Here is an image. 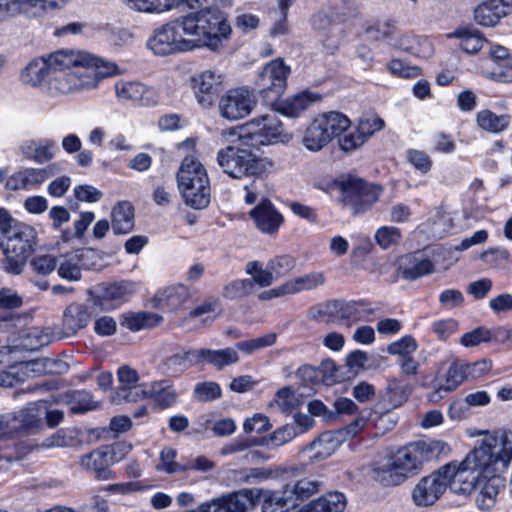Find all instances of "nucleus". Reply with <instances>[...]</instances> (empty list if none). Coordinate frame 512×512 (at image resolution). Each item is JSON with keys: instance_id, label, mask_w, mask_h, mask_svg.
<instances>
[{"instance_id": "09e8293b", "label": "nucleus", "mask_w": 512, "mask_h": 512, "mask_svg": "<svg viewBox=\"0 0 512 512\" xmlns=\"http://www.w3.org/2000/svg\"><path fill=\"white\" fill-rule=\"evenodd\" d=\"M298 434V428L294 424H287L259 439V445L267 448L279 447L293 440Z\"/></svg>"}, {"instance_id": "37998d69", "label": "nucleus", "mask_w": 512, "mask_h": 512, "mask_svg": "<svg viewBox=\"0 0 512 512\" xmlns=\"http://www.w3.org/2000/svg\"><path fill=\"white\" fill-rule=\"evenodd\" d=\"M63 402L70 406L72 413H84L97 408L98 403L90 392L73 390L63 395Z\"/></svg>"}, {"instance_id": "69168bd1", "label": "nucleus", "mask_w": 512, "mask_h": 512, "mask_svg": "<svg viewBox=\"0 0 512 512\" xmlns=\"http://www.w3.org/2000/svg\"><path fill=\"white\" fill-rule=\"evenodd\" d=\"M295 264V259L289 255L276 256L267 263L275 278H281L288 274L295 267Z\"/></svg>"}, {"instance_id": "4be33fe9", "label": "nucleus", "mask_w": 512, "mask_h": 512, "mask_svg": "<svg viewBox=\"0 0 512 512\" xmlns=\"http://www.w3.org/2000/svg\"><path fill=\"white\" fill-rule=\"evenodd\" d=\"M510 13L512 0H484L474 9V20L481 26L493 27Z\"/></svg>"}, {"instance_id": "49530a36", "label": "nucleus", "mask_w": 512, "mask_h": 512, "mask_svg": "<svg viewBox=\"0 0 512 512\" xmlns=\"http://www.w3.org/2000/svg\"><path fill=\"white\" fill-rule=\"evenodd\" d=\"M269 476L270 473L264 468L231 469L227 472V479L235 485L254 484Z\"/></svg>"}, {"instance_id": "412c9836", "label": "nucleus", "mask_w": 512, "mask_h": 512, "mask_svg": "<svg viewBox=\"0 0 512 512\" xmlns=\"http://www.w3.org/2000/svg\"><path fill=\"white\" fill-rule=\"evenodd\" d=\"M92 249H80L58 258V275L68 281H78L81 278V270L89 269L88 260L94 257Z\"/></svg>"}, {"instance_id": "bf43d9fd", "label": "nucleus", "mask_w": 512, "mask_h": 512, "mask_svg": "<svg viewBox=\"0 0 512 512\" xmlns=\"http://www.w3.org/2000/svg\"><path fill=\"white\" fill-rule=\"evenodd\" d=\"M253 291V281L250 279H239L227 283L222 290V296L233 300L249 295Z\"/></svg>"}, {"instance_id": "8fccbe9b", "label": "nucleus", "mask_w": 512, "mask_h": 512, "mask_svg": "<svg viewBox=\"0 0 512 512\" xmlns=\"http://www.w3.org/2000/svg\"><path fill=\"white\" fill-rule=\"evenodd\" d=\"M291 294L302 291H311L325 284V275L323 272H311L287 281Z\"/></svg>"}, {"instance_id": "c03bdc74", "label": "nucleus", "mask_w": 512, "mask_h": 512, "mask_svg": "<svg viewBox=\"0 0 512 512\" xmlns=\"http://www.w3.org/2000/svg\"><path fill=\"white\" fill-rule=\"evenodd\" d=\"M325 130L329 133V138L340 136L350 126L348 117L340 112L330 111L317 116Z\"/></svg>"}, {"instance_id": "58836bf2", "label": "nucleus", "mask_w": 512, "mask_h": 512, "mask_svg": "<svg viewBox=\"0 0 512 512\" xmlns=\"http://www.w3.org/2000/svg\"><path fill=\"white\" fill-rule=\"evenodd\" d=\"M330 141L329 133L325 130L318 117L314 118L308 125L302 137V144L312 152L320 151Z\"/></svg>"}, {"instance_id": "a211bd4d", "label": "nucleus", "mask_w": 512, "mask_h": 512, "mask_svg": "<svg viewBox=\"0 0 512 512\" xmlns=\"http://www.w3.org/2000/svg\"><path fill=\"white\" fill-rule=\"evenodd\" d=\"M117 99L141 106H151L157 102V92L154 88L138 81L118 80L114 84Z\"/></svg>"}, {"instance_id": "7c9ffc66", "label": "nucleus", "mask_w": 512, "mask_h": 512, "mask_svg": "<svg viewBox=\"0 0 512 512\" xmlns=\"http://www.w3.org/2000/svg\"><path fill=\"white\" fill-rule=\"evenodd\" d=\"M467 380V374L463 362L454 361L449 366L443 380L437 384L436 390L432 393L430 399L435 401L443 398L442 393L454 391L461 383Z\"/></svg>"}, {"instance_id": "9b49d317", "label": "nucleus", "mask_w": 512, "mask_h": 512, "mask_svg": "<svg viewBox=\"0 0 512 512\" xmlns=\"http://www.w3.org/2000/svg\"><path fill=\"white\" fill-rule=\"evenodd\" d=\"M339 197L343 206L353 215L366 212L378 201L382 189L380 186L367 183L361 178L348 176L339 184Z\"/></svg>"}, {"instance_id": "e433bc0d", "label": "nucleus", "mask_w": 512, "mask_h": 512, "mask_svg": "<svg viewBox=\"0 0 512 512\" xmlns=\"http://www.w3.org/2000/svg\"><path fill=\"white\" fill-rule=\"evenodd\" d=\"M320 100L321 96L319 94L304 91L283 101L279 105L278 110L288 117H299L309 109L312 104Z\"/></svg>"}, {"instance_id": "a18cd8bd", "label": "nucleus", "mask_w": 512, "mask_h": 512, "mask_svg": "<svg viewBox=\"0 0 512 512\" xmlns=\"http://www.w3.org/2000/svg\"><path fill=\"white\" fill-rule=\"evenodd\" d=\"M476 121L482 130L490 133H500L509 126L510 116L496 115L490 110H482L477 113Z\"/></svg>"}, {"instance_id": "4d7b16f0", "label": "nucleus", "mask_w": 512, "mask_h": 512, "mask_svg": "<svg viewBox=\"0 0 512 512\" xmlns=\"http://www.w3.org/2000/svg\"><path fill=\"white\" fill-rule=\"evenodd\" d=\"M177 455L176 449L172 447H165L159 456V464L156 466L157 470L164 471L168 474H174L187 471L185 464H180L175 461Z\"/></svg>"}, {"instance_id": "f8f14e48", "label": "nucleus", "mask_w": 512, "mask_h": 512, "mask_svg": "<svg viewBox=\"0 0 512 512\" xmlns=\"http://www.w3.org/2000/svg\"><path fill=\"white\" fill-rule=\"evenodd\" d=\"M240 137H243L244 143L254 146L257 150L262 145L276 142L286 143L291 139V135L284 132L281 121L275 112L265 114L245 124L241 129Z\"/></svg>"}, {"instance_id": "c9c22d12", "label": "nucleus", "mask_w": 512, "mask_h": 512, "mask_svg": "<svg viewBox=\"0 0 512 512\" xmlns=\"http://www.w3.org/2000/svg\"><path fill=\"white\" fill-rule=\"evenodd\" d=\"M346 498L340 492H328L294 512H343Z\"/></svg>"}, {"instance_id": "2f4dec72", "label": "nucleus", "mask_w": 512, "mask_h": 512, "mask_svg": "<svg viewBox=\"0 0 512 512\" xmlns=\"http://www.w3.org/2000/svg\"><path fill=\"white\" fill-rule=\"evenodd\" d=\"M117 377L120 383L118 396L128 402L137 401L142 395V391L145 390V388L137 386L139 380L137 371L128 366H122L118 369Z\"/></svg>"}, {"instance_id": "4468645a", "label": "nucleus", "mask_w": 512, "mask_h": 512, "mask_svg": "<svg viewBox=\"0 0 512 512\" xmlns=\"http://www.w3.org/2000/svg\"><path fill=\"white\" fill-rule=\"evenodd\" d=\"M257 104L255 93L248 88L229 89L219 100L218 108L221 117L229 121H237L248 116Z\"/></svg>"}, {"instance_id": "603ef678", "label": "nucleus", "mask_w": 512, "mask_h": 512, "mask_svg": "<svg viewBox=\"0 0 512 512\" xmlns=\"http://www.w3.org/2000/svg\"><path fill=\"white\" fill-rule=\"evenodd\" d=\"M407 399V393L404 387L394 383L389 384L385 392L381 395L378 402L380 409L389 412L401 406Z\"/></svg>"}, {"instance_id": "cd10ccee", "label": "nucleus", "mask_w": 512, "mask_h": 512, "mask_svg": "<svg viewBox=\"0 0 512 512\" xmlns=\"http://www.w3.org/2000/svg\"><path fill=\"white\" fill-rule=\"evenodd\" d=\"M195 364H198L197 349H192L165 357L159 364V370L163 375L177 377Z\"/></svg>"}, {"instance_id": "a19ab883", "label": "nucleus", "mask_w": 512, "mask_h": 512, "mask_svg": "<svg viewBox=\"0 0 512 512\" xmlns=\"http://www.w3.org/2000/svg\"><path fill=\"white\" fill-rule=\"evenodd\" d=\"M164 318L160 314L152 312H132L123 316L122 326L130 331L137 332L142 329H151L163 322Z\"/></svg>"}, {"instance_id": "7ed1b4c3", "label": "nucleus", "mask_w": 512, "mask_h": 512, "mask_svg": "<svg viewBox=\"0 0 512 512\" xmlns=\"http://www.w3.org/2000/svg\"><path fill=\"white\" fill-rule=\"evenodd\" d=\"M476 457H465L461 462H451L440 467L437 471L422 477L414 486L411 493L413 503L417 507H430L444 494L447 487L458 495H468L472 489L474 478L466 474L467 466L475 463Z\"/></svg>"}, {"instance_id": "a878e982", "label": "nucleus", "mask_w": 512, "mask_h": 512, "mask_svg": "<svg viewBox=\"0 0 512 512\" xmlns=\"http://www.w3.org/2000/svg\"><path fill=\"white\" fill-rule=\"evenodd\" d=\"M256 227L263 233L274 234L283 222L282 215L269 200H262L251 211Z\"/></svg>"}, {"instance_id": "393cba45", "label": "nucleus", "mask_w": 512, "mask_h": 512, "mask_svg": "<svg viewBox=\"0 0 512 512\" xmlns=\"http://www.w3.org/2000/svg\"><path fill=\"white\" fill-rule=\"evenodd\" d=\"M256 506L261 503L262 512H288L294 500L285 485L279 491L255 488Z\"/></svg>"}, {"instance_id": "864d4df0", "label": "nucleus", "mask_w": 512, "mask_h": 512, "mask_svg": "<svg viewBox=\"0 0 512 512\" xmlns=\"http://www.w3.org/2000/svg\"><path fill=\"white\" fill-rule=\"evenodd\" d=\"M59 170L60 167L56 163L51 164L48 167L42 169L27 168L21 170L25 189H29L31 187H36L40 185L46 179L55 175Z\"/></svg>"}, {"instance_id": "bb28decb", "label": "nucleus", "mask_w": 512, "mask_h": 512, "mask_svg": "<svg viewBox=\"0 0 512 512\" xmlns=\"http://www.w3.org/2000/svg\"><path fill=\"white\" fill-rule=\"evenodd\" d=\"M55 51L31 61L21 72L20 78L24 84L36 87L44 85L52 71Z\"/></svg>"}, {"instance_id": "9d476101", "label": "nucleus", "mask_w": 512, "mask_h": 512, "mask_svg": "<svg viewBox=\"0 0 512 512\" xmlns=\"http://www.w3.org/2000/svg\"><path fill=\"white\" fill-rule=\"evenodd\" d=\"M412 444H408L391 455L387 462L373 469V478L384 486H396L420 469Z\"/></svg>"}, {"instance_id": "052dcab7", "label": "nucleus", "mask_w": 512, "mask_h": 512, "mask_svg": "<svg viewBox=\"0 0 512 512\" xmlns=\"http://www.w3.org/2000/svg\"><path fill=\"white\" fill-rule=\"evenodd\" d=\"M274 403L283 412H291L302 404V399L290 387H284L277 392Z\"/></svg>"}, {"instance_id": "79ce46f5", "label": "nucleus", "mask_w": 512, "mask_h": 512, "mask_svg": "<svg viewBox=\"0 0 512 512\" xmlns=\"http://www.w3.org/2000/svg\"><path fill=\"white\" fill-rule=\"evenodd\" d=\"M420 467L425 462L437 460L446 453V443L439 440L419 441L411 443Z\"/></svg>"}, {"instance_id": "ea45409f", "label": "nucleus", "mask_w": 512, "mask_h": 512, "mask_svg": "<svg viewBox=\"0 0 512 512\" xmlns=\"http://www.w3.org/2000/svg\"><path fill=\"white\" fill-rule=\"evenodd\" d=\"M37 361H26L14 364L8 370L0 369V387H12L24 382L35 371Z\"/></svg>"}, {"instance_id": "c85d7f7f", "label": "nucleus", "mask_w": 512, "mask_h": 512, "mask_svg": "<svg viewBox=\"0 0 512 512\" xmlns=\"http://www.w3.org/2000/svg\"><path fill=\"white\" fill-rule=\"evenodd\" d=\"M433 270V264L430 260L424 258L421 252L405 255L400 260L399 271L402 278L406 280H416L432 273Z\"/></svg>"}, {"instance_id": "4c0bfd02", "label": "nucleus", "mask_w": 512, "mask_h": 512, "mask_svg": "<svg viewBox=\"0 0 512 512\" xmlns=\"http://www.w3.org/2000/svg\"><path fill=\"white\" fill-rule=\"evenodd\" d=\"M114 234H128L134 228V208L128 201L117 203L111 211Z\"/></svg>"}, {"instance_id": "3c124183", "label": "nucleus", "mask_w": 512, "mask_h": 512, "mask_svg": "<svg viewBox=\"0 0 512 512\" xmlns=\"http://www.w3.org/2000/svg\"><path fill=\"white\" fill-rule=\"evenodd\" d=\"M135 286L132 282H120L109 284L102 290L101 297L103 300L112 301L113 306H117L134 293Z\"/></svg>"}, {"instance_id": "5fc2aeb1", "label": "nucleus", "mask_w": 512, "mask_h": 512, "mask_svg": "<svg viewBox=\"0 0 512 512\" xmlns=\"http://www.w3.org/2000/svg\"><path fill=\"white\" fill-rule=\"evenodd\" d=\"M489 54L491 58L496 62L499 67L505 68L503 72H493L498 75L503 81H509L512 79V54L509 50L500 45H493L490 48Z\"/></svg>"}, {"instance_id": "20e7f679", "label": "nucleus", "mask_w": 512, "mask_h": 512, "mask_svg": "<svg viewBox=\"0 0 512 512\" xmlns=\"http://www.w3.org/2000/svg\"><path fill=\"white\" fill-rule=\"evenodd\" d=\"M179 19L191 51L200 47L216 50L231 33L229 23L215 7L201 8Z\"/></svg>"}, {"instance_id": "ddd939ff", "label": "nucleus", "mask_w": 512, "mask_h": 512, "mask_svg": "<svg viewBox=\"0 0 512 512\" xmlns=\"http://www.w3.org/2000/svg\"><path fill=\"white\" fill-rule=\"evenodd\" d=\"M189 43L178 17L156 28L148 39L147 46L157 56H168L191 51Z\"/></svg>"}, {"instance_id": "1a4fd4ad", "label": "nucleus", "mask_w": 512, "mask_h": 512, "mask_svg": "<svg viewBox=\"0 0 512 512\" xmlns=\"http://www.w3.org/2000/svg\"><path fill=\"white\" fill-rule=\"evenodd\" d=\"M177 184L186 205L194 209L208 206L211 190L204 166L193 156H186L177 172Z\"/></svg>"}, {"instance_id": "2eb2a0df", "label": "nucleus", "mask_w": 512, "mask_h": 512, "mask_svg": "<svg viewBox=\"0 0 512 512\" xmlns=\"http://www.w3.org/2000/svg\"><path fill=\"white\" fill-rule=\"evenodd\" d=\"M290 68L280 60L266 64L257 79L259 92L269 101H274L285 91Z\"/></svg>"}, {"instance_id": "aec40b11", "label": "nucleus", "mask_w": 512, "mask_h": 512, "mask_svg": "<svg viewBox=\"0 0 512 512\" xmlns=\"http://www.w3.org/2000/svg\"><path fill=\"white\" fill-rule=\"evenodd\" d=\"M190 296L191 293L187 286L175 284L159 289L149 300V303L154 309L177 312Z\"/></svg>"}, {"instance_id": "f3484780", "label": "nucleus", "mask_w": 512, "mask_h": 512, "mask_svg": "<svg viewBox=\"0 0 512 512\" xmlns=\"http://www.w3.org/2000/svg\"><path fill=\"white\" fill-rule=\"evenodd\" d=\"M93 316L91 307L82 303H71L63 311L61 325L53 332L58 339L75 336L86 328Z\"/></svg>"}, {"instance_id": "de8ad7c7", "label": "nucleus", "mask_w": 512, "mask_h": 512, "mask_svg": "<svg viewBox=\"0 0 512 512\" xmlns=\"http://www.w3.org/2000/svg\"><path fill=\"white\" fill-rule=\"evenodd\" d=\"M322 486V482L309 478H303L293 484H286L285 487L289 490V494L294 500V506L297 501H303L315 493H317Z\"/></svg>"}, {"instance_id": "e2e57ef3", "label": "nucleus", "mask_w": 512, "mask_h": 512, "mask_svg": "<svg viewBox=\"0 0 512 512\" xmlns=\"http://www.w3.org/2000/svg\"><path fill=\"white\" fill-rule=\"evenodd\" d=\"M384 121L375 114L368 113L360 117L357 130L367 140L376 131L383 128Z\"/></svg>"}, {"instance_id": "39448f33", "label": "nucleus", "mask_w": 512, "mask_h": 512, "mask_svg": "<svg viewBox=\"0 0 512 512\" xmlns=\"http://www.w3.org/2000/svg\"><path fill=\"white\" fill-rule=\"evenodd\" d=\"M179 19L191 51L200 47L216 50L231 33L229 23L215 7L201 8Z\"/></svg>"}, {"instance_id": "72a5a7b5", "label": "nucleus", "mask_w": 512, "mask_h": 512, "mask_svg": "<svg viewBox=\"0 0 512 512\" xmlns=\"http://www.w3.org/2000/svg\"><path fill=\"white\" fill-rule=\"evenodd\" d=\"M197 357L198 364H210L218 370H222L224 367L239 361V355L233 347H226L220 350L197 349Z\"/></svg>"}, {"instance_id": "338daca9", "label": "nucleus", "mask_w": 512, "mask_h": 512, "mask_svg": "<svg viewBox=\"0 0 512 512\" xmlns=\"http://www.w3.org/2000/svg\"><path fill=\"white\" fill-rule=\"evenodd\" d=\"M417 342L411 335H406L400 340L392 342L387 347V352L390 355L408 356L417 350Z\"/></svg>"}, {"instance_id": "f03ea898", "label": "nucleus", "mask_w": 512, "mask_h": 512, "mask_svg": "<svg viewBox=\"0 0 512 512\" xmlns=\"http://www.w3.org/2000/svg\"><path fill=\"white\" fill-rule=\"evenodd\" d=\"M118 73L115 63L104 62L84 51L57 50L43 92L53 98L81 94L95 89L102 79Z\"/></svg>"}, {"instance_id": "b1692460", "label": "nucleus", "mask_w": 512, "mask_h": 512, "mask_svg": "<svg viewBox=\"0 0 512 512\" xmlns=\"http://www.w3.org/2000/svg\"><path fill=\"white\" fill-rule=\"evenodd\" d=\"M330 310L333 313L334 324L350 325L351 321L365 319L374 310L364 302H345L343 300H334L330 302Z\"/></svg>"}, {"instance_id": "f704fd0d", "label": "nucleus", "mask_w": 512, "mask_h": 512, "mask_svg": "<svg viewBox=\"0 0 512 512\" xmlns=\"http://www.w3.org/2000/svg\"><path fill=\"white\" fill-rule=\"evenodd\" d=\"M133 6L143 12H164L181 5H186L190 9H196L202 6L205 0H127Z\"/></svg>"}, {"instance_id": "dca6fc26", "label": "nucleus", "mask_w": 512, "mask_h": 512, "mask_svg": "<svg viewBox=\"0 0 512 512\" xmlns=\"http://www.w3.org/2000/svg\"><path fill=\"white\" fill-rule=\"evenodd\" d=\"M224 77L216 70H205L191 78L194 98L202 108H210L223 90Z\"/></svg>"}, {"instance_id": "f257e3e1", "label": "nucleus", "mask_w": 512, "mask_h": 512, "mask_svg": "<svg viewBox=\"0 0 512 512\" xmlns=\"http://www.w3.org/2000/svg\"><path fill=\"white\" fill-rule=\"evenodd\" d=\"M475 435L483 438L465 456L471 457L474 454L477 460L467 466L465 475L474 478L469 494L476 488L479 489L475 498L476 506L488 511L496 503L499 491L504 486L501 475L512 460V432L480 430Z\"/></svg>"}, {"instance_id": "774afa93", "label": "nucleus", "mask_w": 512, "mask_h": 512, "mask_svg": "<svg viewBox=\"0 0 512 512\" xmlns=\"http://www.w3.org/2000/svg\"><path fill=\"white\" fill-rule=\"evenodd\" d=\"M193 395L198 401L208 402L219 398L221 389L215 382H203L195 386Z\"/></svg>"}, {"instance_id": "0eeeda50", "label": "nucleus", "mask_w": 512, "mask_h": 512, "mask_svg": "<svg viewBox=\"0 0 512 512\" xmlns=\"http://www.w3.org/2000/svg\"><path fill=\"white\" fill-rule=\"evenodd\" d=\"M257 149L244 143L243 137L217 152L216 162L225 174L235 179L244 177H259L272 164L262 158Z\"/></svg>"}, {"instance_id": "0e129e2a", "label": "nucleus", "mask_w": 512, "mask_h": 512, "mask_svg": "<svg viewBox=\"0 0 512 512\" xmlns=\"http://www.w3.org/2000/svg\"><path fill=\"white\" fill-rule=\"evenodd\" d=\"M275 342L276 335L271 333L251 340L238 342L236 348L246 354H251L256 350L271 346Z\"/></svg>"}, {"instance_id": "6e6d98bb", "label": "nucleus", "mask_w": 512, "mask_h": 512, "mask_svg": "<svg viewBox=\"0 0 512 512\" xmlns=\"http://www.w3.org/2000/svg\"><path fill=\"white\" fill-rule=\"evenodd\" d=\"M455 36L460 39L461 49L469 54L477 53L484 44V39L477 30L460 29L455 32Z\"/></svg>"}, {"instance_id": "6ab92c4d", "label": "nucleus", "mask_w": 512, "mask_h": 512, "mask_svg": "<svg viewBox=\"0 0 512 512\" xmlns=\"http://www.w3.org/2000/svg\"><path fill=\"white\" fill-rule=\"evenodd\" d=\"M108 447H102L92 450L80 457V466L89 473H92L98 480H110L115 477L114 471L110 466L117 462Z\"/></svg>"}, {"instance_id": "680f3d73", "label": "nucleus", "mask_w": 512, "mask_h": 512, "mask_svg": "<svg viewBox=\"0 0 512 512\" xmlns=\"http://www.w3.org/2000/svg\"><path fill=\"white\" fill-rule=\"evenodd\" d=\"M58 258L51 254H39L32 258L30 266L35 273L46 276L57 268Z\"/></svg>"}, {"instance_id": "423d86ee", "label": "nucleus", "mask_w": 512, "mask_h": 512, "mask_svg": "<svg viewBox=\"0 0 512 512\" xmlns=\"http://www.w3.org/2000/svg\"><path fill=\"white\" fill-rule=\"evenodd\" d=\"M179 19L191 51L200 47L216 50L231 33L229 23L215 7L201 8Z\"/></svg>"}, {"instance_id": "6e6552de", "label": "nucleus", "mask_w": 512, "mask_h": 512, "mask_svg": "<svg viewBox=\"0 0 512 512\" xmlns=\"http://www.w3.org/2000/svg\"><path fill=\"white\" fill-rule=\"evenodd\" d=\"M36 245L35 229L27 224L15 222L12 230L0 240V250L3 254L2 270L11 275L22 274Z\"/></svg>"}, {"instance_id": "5701e85b", "label": "nucleus", "mask_w": 512, "mask_h": 512, "mask_svg": "<svg viewBox=\"0 0 512 512\" xmlns=\"http://www.w3.org/2000/svg\"><path fill=\"white\" fill-rule=\"evenodd\" d=\"M339 446V438L334 433L327 431L302 447L299 455L310 462H320L331 456Z\"/></svg>"}, {"instance_id": "473e14b6", "label": "nucleus", "mask_w": 512, "mask_h": 512, "mask_svg": "<svg viewBox=\"0 0 512 512\" xmlns=\"http://www.w3.org/2000/svg\"><path fill=\"white\" fill-rule=\"evenodd\" d=\"M142 395L151 397L161 408H168L178 400V393L167 379L152 382L142 391Z\"/></svg>"}, {"instance_id": "13d9d810", "label": "nucleus", "mask_w": 512, "mask_h": 512, "mask_svg": "<svg viewBox=\"0 0 512 512\" xmlns=\"http://www.w3.org/2000/svg\"><path fill=\"white\" fill-rule=\"evenodd\" d=\"M246 273L252 276L253 287L255 284L260 287L270 286L274 281L273 272L266 267L264 269L258 261H250L246 264Z\"/></svg>"}, {"instance_id": "c756f323", "label": "nucleus", "mask_w": 512, "mask_h": 512, "mask_svg": "<svg viewBox=\"0 0 512 512\" xmlns=\"http://www.w3.org/2000/svg\"><path fill=\"white\" fill-rule=\"evenodd\" d=\"M220 498L225 512H250L256 507L255 488H242Z\"/></svg>"}]
</instances>
